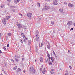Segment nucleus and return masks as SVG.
Instances as JSON below:
<instances>
[{"label": "nucleus", "mask_w": 75, "mask_h": 75, "mask_svg": "<svg viewBox=\"0 0 75 75\" xmlns=\"http://www.w3.org/2000/svg\"><path fill=\"white\" fill-rule=\"evenodd\" d=\"M69 67L70 68V69H72V67H71V66H69Z\"/></svg>", "instance_id": "obj_49"}, {"label": "nucleus", "mask_w": 75, "mask_h": 75, "mask_svg": "<svg viewBox=\"0 0 75 75\" xmlns=\"http://www.w3.org/2000/svg\"><path fill=\"white\" fill-rule=\"evenodd\" d=\"M7 1L8 2H10L11 1V0H7Z\"/></svg>", "instance_id": "obj_58"}, {"label": "nucleus", "mask_w": 75, "mask_h": 75, "mask_svg": "<svg viewBox=\"0 0 75 75\" xmlns=\"http://www.w3.org/2000/svg\"><path fill=\"white\" fill-rule=\"evenodd\" d=\"M45 1H50L51 0H45Z\"/></svg>", "instance_id": "obj_54"}, {"label": "nucleus", "mask_w": 75, "mask_h": 75, "mask_svg": "<svg viewBox=\"0 0 75 75\" xmlns=\"http://www.w3.org/2000/svg\"><path fill=\"white\" fill-rule=\"evenodd\" d=\"M19 1H20V0H14V2L15 4L19 3Z\"/></svg>", "instance_id": "obj_11"}, {"label": "nucleus", "mask_w": 75, "mask_h": 75, "mask_svg": "<svg viewBox=\"0 0 75 75\" xmlns=\"http://www.w3.org/2000/svg\"><path fill=\"white\" fill-rule=\"evenodd\" d=\"M21 69L20 68H18L16 70V72L17 73H18V72H21Z\"/></svg>", "instance_id": "obj_13"}, {"label": "nucleus", "mask_w": 75, "mask_h": 75, "mask_svg": "<svg viewBox=\"0 0 75 75\" xmlns=\"http://www.w3.org/2000/svg\"><path fill=\"white\" fill-rule=\"evenodd\" d=\"M57 2V0H55L53 1V4L54 5H58V3Z\"/></svg>", "instance_id": "obj_7"}, {"label": "nucleus", "mask_w": 75, "mask_h": 75, "mask_svg": "<svg viewBox=\"0 0 75 75\" xmlns=\"http://www.w3.org/2000/svg\"><path fill=\"white\" fill-rule=\"evenodd\" d=\"M25 69H24L23 72H24V73H25Z\"/></svg>", "instance_id": "obj_53"}, {"label": "nucleus", "mask_w": 75, "mask_h": 75, "mask_svg": "<svg viewBox=\"0 0 75 75\" xmlns=\"http://www.w3.org/2000/svg\"><path fill=\"white\" fill-rule=\"evenodd\" d=\"M11 60L13 62H14V60H13V59H11Z\"/></svg>", "instance_id": "obj_40"}, {"label": "nucleus", "mask_w": 75, "mask_h": 75, "mask_svg": "<svg viewBox=\"0 0 75 75\" xmlns=\"http://www.w3.org/2000/svg\"><path fill=\"white\" fill-rule=\"evenodd\" d=\"M72 30H73V28H71L70 29V31H72Z\"/></svg>", "instance_id": "obj_51"}, {"label": "nucleus", "mask_w": 75, "mask_h": 75, "mask_svg": "<svg viewBox=\"0 0 75 75\" xmlns=\"http://www.w3.org/2000/svg\"><path fill=\"white\" fill-rule=\"evenodd\" d=\"M5 6V5H4V4H1L0 7L1 8H3Z\"/></svg>", "instance_id": "obj_16"}, {"label": "nucleus", "mask_w": 75, "mask_h": 75, "mask_svg": "<svg viewBox=\"0 0 75 75\" xmlns=\"http://www.w3.org/2000/svg\"><path fill=\"white\" fill-rule=\"evenodd\" d=\"M21 35L23 37H25V35L24 34V33H21Z\"/></svg>", "instance_id": "obj_23"}, {"label": "nucleus", "mask_w": 75, "mask_h": 75, "mask_svg": "<svg viewBox=\"0 0 75 75\" xmlns=\"http://www.w3.org/2000/svg\"><path fill=\"white\" fill-rule=\"evenodd\" d=\"M9 46H10V45L9 44H7V47H9Z\"/></svg>", "instance_id": "obj_44"}, {"label": "nucleus", "mask_w": 75, "mask_h": 75, "mask_svg": "<svg viewBox=\"0 0 75 75\" xmlns=\"http://www.w3.org/2000/svg\"><path fill=\"white\" fill-rule=\"evenodd\" d=\"M68 6L69 7H74V5L72 4L69 3L68 4Z\"/></svg>", "instance_id": "obj_8"}, {"label": "nucleus", "mask_w": 75, "mask_h": 75, "mask_svg": "<svg viewBox=\"0 0 75 75\" xmlns=\"http://www.w3.org/2000/svg\"><path fill=\"white\" fill-rule=\"evenodd\" d=\"M47 47L48 49H49V50H50L51 47H50V45H48L47 46Z\"/></svg>", "instance_id": "obj_27"}, {"label": "nucleus", "mask_w": 75, "mask_h": 75, "mask_svg": "<svg viewBox=\"0 0 75 75\" xmlns=\"http://www.w3.org/2000/svg\"><path fill=\"white\" fill-rule=\"evenodd\" d=\"M73 25L74 27H75V23H74L73 24Z\"/></svg>", "instance_id": "obj_63"}, {"label": "nucleus", "mask_w": 75, "mask_h": 75, "mask_svg": "<svg viewBox=\"0 0 75 75\" xmlns=\"http://www.w3.org/2000/svg\"><path fill=\"white\" fill-rule=\"evenodd\" d=\"M20 41L21 43L22 44H23V39H20Z\"/></svg>", "instance_id": "obj_29"}, {"label": "nucleus", "mask_w": 75, "mask_h": 75, "mask_svg": "<svg viewBox=\"0 0 75 75\" xmlns=\"http://www.w3.org/2000/svg\"><path fill=\"white\" fill-rule=\"evenodd\" d=\"M37 5L38 6V7H40V3L38 2L37 3Z\"/></svg>", "instance_id": "obj_33"}, {"label": "nucleus", "mask_w": 75, "mask_h": 75, "mask_svg": "<svg viewBox=\"0 0 75 75\" xmlns=\"http://www.w3.org/2000/svg\"><path fill=\"white\" fill-rule=\"evenodd\" d=\"M35 47H38V46H37V44H35Z\"/></svg>", "instance_id": "obj_45"}, {"label": "nucleus", "mask_w": 75, "mask_h": 75, "mask_svg": "<svg viewBox=\"0 0 75 75\" xmlns=\"http://www.w3.org/2000/svg\"><path fill=\"white\" fill-rule=\"evenodd\" d=\"M53 54H55V52L53 51Z\"/></svg>", "instance_id": "obj_60"}, {"label": "nucleus", "mask_w": 75, "mask_h": 75, "mask_svg": "<svg viewBox=\"0 0 75 75\" xmlns=\"http://www.w3.org/2000/svg\"><path fill=\"white\" fill-rule=\"evenodd\" d=\"M43 46V42H42L41 43V45L40 46V47H42Z\"/></svg>", "instance_id": "obj_39"}, {"label": "nucleus", "mask_w": 75, "mask_h": 75, "mask_svg": "<svg viewBox=\"0 0 75 75\" xmlns=\"http://www.w3.org/2000/svg\"><path fill=\"white\" fill-rule=\"evenodd\" d=\"M8 36L9 37H10V36H11V33H8Z\"/></svg>", "instance_id": "obj_26"}, {"label": "nucleus", "mask_w": 75, "mask_h": 75, "mask_svg": "<svg viewBox=\"0 0 75 75\" xmlns=\"http://www.w3.org/2000/svg\"><path fill=\"white\" fill-rule=\"evenodd\" d=\"M25 60V59L24 58H22V62H23V61H24V60Z\"/></svg>", "instance_id": "obj_42"}, {"label": "nucleus", "mask_w": 75, "mask_h": 75, "mask_svg": "<svg viewBox=\"0 0 75 75\" xmlns=\"http://www.w3.org/2000/svg\"><path fill=\"white\" fill-rule=\"evenodd\" d=\"M8 37L7 36L6 38V40H8Z\"/></svg>", "instance_id": "obj_57"}, {"label": "nucleus", "mask_w": 75, "mask_h": 75, "mask_svg": "<svg viewBox=\"0 0 75 75\" xmlns=\"http://www.w3.org/2000/svg\"><path fill=\"white\" fill-rule=\"evenodd\" d=\"M47 57H50V54H49V53H47Z\"/></svg>", "instance_id": "obj_38"}, {"label": "nucleus", "mask_w": 75, "mask_h": 75, "mask_svg": "<svg viewBox=\"0 0 75 75\" xmlns=\"http://www.w3.org/2000/svg\"><path fill=\"white\" fill-rule=\"evenodd\" d=\"M37 41H38L39 40H40V38L39 37H37L35 39Z\"/></svg>", "instance_id": "obj_19"}, {"label": "nucleus", "mask_w": 75, "mask_h": 75, "mask_svg": "<svg viewBox=\"0 0 75 75\" xmlns=\"http://www.w3.org/2000/svg\"><path fill=\"white\" fill-rule=\"evenodd\" d=\"M24 42H25V43H26V41H24Z\"/></svg>", "instance_id": "obj_64"}, {"label": "nucleus", "mask_w": 75, "mask_h": 75, "mask_svg": "<svg viewBox=\"0 0 75 75\" xmlns=\"http://www.w3.org/2000/svg\"><path fill=\"white\" fill-rule=\"evenodd\" d=\"M19 15H20L21 16H23L22 14L20 13H19Z\"/></svg>", "instance_id": "obj_48"}, {"label": "nucleus", "mask_w": 75, "mask_h": 75, "mask_svg": "<svg viewBox=\"0 0 75 75\" xmlns=\"http://www.w3.org/2000/svg\"><path fill=\"white\" fill-rule=\"evenodd\" d=\"M48 59L47 58H46L45 59V61H46V62L47 63L48 62Z\"/></svg>", "instance_id": "obj_32"}, {"label": "nucleus", "mask_w": 75, "mask_h": 75, "mask_svg": "<svg viewBox=\"0 0 75 75\" xmlns=\"http://www.w3.org/2000/svg\"><path fill=\"white\" fill-rule=\"evenodd\" d=\"M48 58H49V59H48L49 61H50V58H51V57H49Z\"/></svg>", "instance_id": "obj_46"}, {"label": "nucleus", "mask_w": 75, "mask_h": 75, "mask_svg": "<svg viewBox=\"0 0 75 75\" xmlns=\"http://www.w3.org/2000/svg\"><path fill=\"white\" fill-rule=\"evenodd\" d=\"M72 22L70 21L68 22L67 25H69V26H71V25H72Z\"/></svg>", "instance_id": "obj_5"}, {"label": "nucleus", "mask_w": 75, "mask_h": 75, "mask_svg": "<svg viewBox=\"0 0 75 75\" xmlns=\"http://www.w3.org/2000/svg\"><path fill=\"white\" fill-rule=\"evenodd\" d=\"M20 25V23L18 22H17L16 23V25H17V26H18Z\"/></svg>", "instance_id": "obj_31"}, {"label": "nucleus", "mask_w": 75, "mask_h": 75, "mask_svg": "<svg viewBox=\"0 0 75 75\" xmlns=\"http://www.w3.org/2000/svg\"><path fill=\"white\" fill-rule=\"evenodd\" d=\"M15 57H16V58L17 59V58H20V57L19 56H18V55H15Z\"/></svg>", "instance_id": "obj_22"}, {"label": "nucleus", "mask_w": 75, "mask_h": 75, "mask_svg": "<svg viewBox=\"0 0 75 75\" xmlns=\"http://www.w3.org/2000/svg\"><path fill=\"white\" fill-rule=\"evenodd\" d=\"M3 49H4V50H6V48L5 47H3Z\"/></svg>", "instance_id": "obj_43"}, {"label": "nucleus", "mask_w": 75, "mask_h": 75, "mask_svg": "<svg viewBox=\"0 0 75 75\" xmlns=\"http://www.w3.org/2000/svg\"><path fill=\"white\" fill-rule=\"evenodd\" d=\"M45 72H46V70H45V68H44L43 69V71H42V72L44 74H45Z\"/></svg>", "instance_id": "obj_14"}, {"label": "nucleus", "mask_w": 75, "mask_h": 75, "mask_svg": "<svg viewBox=\"0 0 75 75\" xmlns=\"http://www.w3.org/2000/svg\"><path fill=\"white\" fill-rule=\"evenodd\" d=\"M40 62H43V60H42V58L41 57H40Z\"/></svg>", "instance_id": "obj_18"}, {"label": "nucleus", "mask_w": 75, "mask_h": 75, "mask_svg": "<svg viewBox=\"0 0 75 75\" xmlns=\"http://www.w3.org/2000/svg\"><path fill=\"white\" fill-rule=\"evenodd\" d=\"M35 34H36V37H38V34H39V32L38 30H37L36 31Z\"/></svg>", "instance_id": "obj_15"}, {"label": "nucleus", "mask_w": 75, "mask_h": 75, "mask_svg": "<svg viewBox=\"0 0 75 75\" xmlns=\"http://www.w3.org/2000/svg\"><path fill=\"white\" fill-rule=\"evenodd\" d=\"M53 33H55V30H53Z\"/></svg>", "instance_id": "obj_59"}, {"label": "nucleus", "mask_w": 75, "mask_h": 75, "mask_svg": "<svg viewBox=\"0 0 75 75\" xmlns=\"http://www.w3.org/2000/svg\"><path fill=\"white\" fill-rule=\"evenodd\" d=\"M2 23L4 25L6 24V18H4L2 20Z\"/></svg>", "instance_id": "obj_6"}, {"label": "nucleus", "mask_w": 75, "mask_h": 75, "mask_svg": "<svg viewBox=\"0 0 75 75\" xmlns=\"http://www.w3.org/2000/svg\"><path fill=\"white\" fill-rule=\"evenodd\" d=\"M54 21H51V24H52V25L54 24Z\"/></svg>", "instance_id": "obj_37"}, {"label": "nucleus", "mask_w": 75, "mask_h": 75, "mask_svg": "<svg viewBox=\"0 0 75 75\" xmlns=\"http://www.w3.org/2000/svg\"><path fill=\"white\" fill-rule=\"evenodd\" d=\"M0 53H2V52H2L1 51V50H0Z\"/></svg>", "instance_id": "obj_62"}, {"label": "nucleus", "mask_w": 75, "mask_h": 75, "mask_svg": "<svg viewBox=\"0 0 75 75\" xmlns=\"http://www.w3.org/2000/svg\"><path fill=\"white\" fill-rule=\"evenodd\" d=\"M54 72L55 71L54 69H51L50 70V73L51 74H53Z\"/></svg>", "instance_id": "obj_12"}, {"label": "nucleus", "mask_w": 75, "mask_h": 75, "mask_svg": "<svg viewBox=\"0 0 75 75\" xmlns=\"http://www.w3.org/2000/svg\"><path fill=\"white\" fill-rule=\"evenodd\" d=\"M42 67H43V66H41V67H40V71H41L42 70Z\"/></svg>", "instance_id": "obj_41"}, {"label": "nucleus", "mask_w": 75, "mask_h": 75, "mask_svg": "<svg viewBox=\"0 0 75 75\" xmlns=\"http://www.w3.org/2000/svg\"><path fill=\"white\" fill-rule=\"evenodd\" d=\"M59 11L60 12H63V11H64V10H63V9H59Z\"/></svg>", "instance_id": "obj_30"}, {"label": "nucleus", "mask_w": 75, "mask_h": 75, "mask_svg": "<svg viewBox=\"0 0 75 75\" xmlns=\"http://www.w3.org/2000/svg\"><path fill=\"white\" fill-rule=\"evenodd\" d=\"M28 45H31V40H28Z\"/></svg>", "instance_id": "obj_20"}, {"label": "nucleus", "mask_w": 75, "mask_h": 75, "mask_svg": "<svg viewBox=\"0 0 75 75\" xmlns=\"http://www.w3.org/2000/svg\"><path fill=\"white\" fill-rule=\"evenodd\" d=\"M11 17V16H7L6 17V18L7 20H8V19L10 18Z\"/></svg>", "instance_id": "obj_10"}, {"label": "nucleus", "mask_w": 75, "mask_h": 75, "mask_svg": "<svg viewBox=\"0 0 75 75\" xmlns=\"http://www.w3.org/2000/svg\"><path fill=\"white\" fill-rule=\"evenodd\" d=\"M64 4H67V2H65L64 3Z\"/></svg>", "instance_id": "obj_52"}, {"label": "nucleus", "mask_w": 75, "mask_h": 75, "mask_svg": "<svg viewBox=\"0 0 75 75\" xmlns=\"http://www.w3.org/2000/svg\"><path fill=\"white\" fill-rule=\"evenodd\" d=\"M16 69H17V67L16 66L13 68V70H16Z\"/></svg>", "instance_id": "obj_24"}, {"label": "nucleus", "mask_w": 75, "mask_h": 75, "mask_svg": "<svg viewBox=\"0 0 75 75\" xmlns=\"http://www.w3.org/2000/svg\"><path fill=\"white\" fill-rule=\"evenodd\" d=\"M23 39L24 40H25V41H26V40H27V37H25H25H23Z\"/></svg>", "instance_id": "obj_28"}, {"label": "nucleus", "mask_w": 75, "mask_h": 75, "mask_svg": "<svg viewBox=\"0 0 75 75\" xmlns=\"http://www.w3.org/2000/svg\"><path fill=\"white\" fill-rule=\"evenodd\" d=\"M2 37V36L1 35V33H0V37Z\"/></svg>", "instance_id": "obj_50"}, {"label": "nucleus", "mask_w": 75, "mask_h": 75, "mask_svg": "<svg viewBox=\"0 0 75 75\" xmlns=\"http://www.w3.org/2000/svg\"><path fill=\"white\" fill-rule=\"evenodd\" d=\"M39 47H41V45H40V43H39Z\"/></svg>", "instance_id": "obj_47"}, {"label": "nucleus", "mask_w": 75, "mask_h": 75, "mask_svg": "<svg viewBox=\"0 0 75 75\" xmlns=\"http://www.w3.org/2000/svg\"><path fill=\"white\" fill-rule=\"evenodd\" d=\"M4 65H5L4 66L5 67H7V64H6V63H4Z\"/></svg>", "instance_id": "obj_34"}, {"label": "nucleus", "mask_w": 75, "mask_h": 75, "mask_svg": "<svg viewBox=\"0 0 75 75\" xmlns=\"http://www.w3.org/2000/svg\"><path fill=\"white\" fill-rule=\"evenodd\" d=\"M15 61L16 62H18L19 60H18V59H17V58H15Z\"/></svg>", "instance_id": "obj_36"}, {"label": "nucleus", "mask_w": 75, "mask_h": 75, "mask_svg": "<svg viewBox=\"0 0 75 75\" xmlns=\"http://www.w3.org/2000/svg\"><path fill=\"white\" fill-rule=\"evenodd\" d=\"M44 10H48V9L50 8V7L49 6L45 5L44 6Z\"/></svg>", "instance_id": "obj_1"}, {"label": "nucleus", "mask_w": 75, "mask_h": 75, "mask_svg": "<svg viewBox=\"0 0 75 75\" xmlns=\"http://www.w3.org/2000/svg\"><path fill=\"white\" fill-rule=\"evenodd\" d=\"M36 48L37 49V50H38V47H36Z\"/></svg>", "instance_id": "obj_61"}, {"label": "nucleus", "mask_w": 75, "mask_h": 75, "mask_svg": "<svg viewBox=\"0 0 75 75\" xmlns=\"http://www.w3.org/2000/svg\"><path fill=\"white\" fill-rule=\"evenodd\" d=\"M18 28L19 29H21V28H23V26H22V25L21 24H20L18 26Z\"/></svg>", "instance_id": "obj_17"}, {"label": "nucleus", "mask_w": 75, "mask_h": 75, "mask_svg": "<svg viewBox=\"0 0 75 75\" xmlns=\"http://www.w3.org/2000/svg\"><path fill=\"white\" fill-rule=\"evenodd\" d=\"M65 75H68V74L67 73H65Z\"/></svg>", "instance_id": "obj_55"}, {"label": "nucleus", "mask_w": 75, "mask_h": 75, "mask_svg": "<svg viewBox=\"0 0 75 75\" xmlns=\"http://www.w3.org/2000/svg\"><path fill=\"white\" fill-rule=\"evenodd\" d=\"M23 29H24L25 30V29H26V26H23Z\"/></svg>", "instance_id": "obj_35"}, {"label": "nucleus", "mask_w": 75, "mask_h": 75, "mask_svg": "<svg viewBox=\"0 0 75 75\" xmlns=\"http://www.w3.org/2000/svg\"><path fill=\"white\" fill-rule=\"evenodd\" d=\"M10 8L11 10L13 12H15L16 11L15 9H14V8H15V7L14 6H11L10 7Z\"/></svg>", "instance_id": "obj_2"}, {"label": "nucleus", "mask_w": 75, "mask_h": 75, "mask_svg": "<svg viewBox=\"0 0 75 75\" xmlns=\"http://www.w3.org/2000/svg\"><path fill=\"white\" fill-rule=\"evenodd\" d=\"M3 71L4 73L5 74H6V72L4 70H3Z\"/></svg>", "instance_id": "obj_56"}, {"label": "nucleus", "mask_w": 75, "mask_h": 75, "mask_svg": "<svg viewBox=\"0 0 75 75\" xmlns=\"http://www.w3.org/2000/svg\"><path fill=\"white\" fill-rule=\"evenodd\" d=\"M49 65H52V63H51V61H49Z\"/></svg>", "instance_id": "obj_25"}, {"label": "nucleus", "mask_w": 75, "mask_h": 75, "mask_svg": "<svg viewBox=\"0 0 75 75\" xmlns=\"http://www.w3.org/2000/svg\"><path fill=\"white\" fill-rule=\"evenodd\" d=\"M30 72L31 74H35V72H36V70H35V69L34 68Z\"/></svg>", "instance_id": "obj_4"}, {"label": "nucleus", "mask_w": 75, "mask_h": 75, "mask_svg": "<svg viewBox=\"0 0 75 75\" xmlns=\"http://www.w3.org/2000/svg\"><path fill=\"white\" fill-rule=\"evenodd\" d=\"M50 59L52 62H54V57H51L50 58Z\"/></svg>", "instance_id": "obj_21"}, {"label": "nucleus", "mask_w": 75, "mask_h": 75, "mask_svg": "<svg viewBox=\"0 0 75 75\" xmlns=\"http://www.w3.org/2000/svg\"><path fill=\"white\" fill-rule=\"evenodd\" d=\"M27 16L28 17H31V16H32V13L29 12L27 13Z\"/></svg>", "instance_id": "obj_3"}, {"label": "nucleus", "mask_w": 75, "mask_h": 75, "mask_svg": "<svg viewBox=\"0 0 75 75\" xmlns=\"http://www.w3.org/2000/svg\"><path fill=\"white\" fill-rule=\"evenodd\" d=\"M34 68V67H32V66H30L29 67V71H30V72L32 70H33Z\"/></svg>", "instance_id": "obj_9"}]
</instances>
